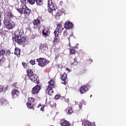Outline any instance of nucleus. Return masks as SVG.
<instances>
[{
  "instance_id": "1",
  "label": "nucleus",
  "mask_w": 126,
  "mask_h": 126,
  "mask_svg": "<svg viewBox=\"0 0 126 126\" xmlns=\"http://www.w3.org/2000/svg\"><path fill=\"white\" fill-rule=\"evenodd\" d=\"M15 9H16L18 12L20 13V14H24L25 18H27V17L29 16L31 13V10L29 9L26 4L22 5L21 8L16 7Z\"/></svg>"
},
{
  "instance_id": "2",
  "label": "nucleus",
  "mask_w": 126,
  "mask_h": 126,
  "mask_svg": "<svg viewBox=\"0 0 126 126\" xmlns=\"http://www.w3.org/2000/svg\"><path fill=\"white\" fill-rule=\"evenodd\" d=\"M27 73L29 79L31 80V81L34 82V83H36V84L39 83V78H38V76L37 75L34 74L33 71H32L31 69H28L27 71Z\"/></svg>"
},
{
  "instance_id": "3",
  "label": "nucleus",
  "mask_w": 126,
  "mask_h": 126,
  "mask_svg": "<svg viewBox=\"0 0 126 126\" xmlns=\"http://www.w3.org/2000/svg\"><path fill=\"white\" fill-rule=\"evenodd\" d=\"M48 86L46 90V93L50 95V96H52L53 94H54V91L53 89L55 87V81L51 80L48 82Z\"/></svg>"
},
{
  "instance_id": "4",
  "label": "nucleus",
  "mask_w": 126,
  "mask_h": 126,
  "mask_svg": "<svg viewBox=\"0 0 126 126\" xmlns=\"http://www.w3.org/2000/svg\"><path fill=\"white\" fill-rule=\"evenodd\" d=\"M47 7H48V11L49 13H53V11H55V10H56L58 8L57 5L53 3L52 0H48Z\"/></svg>"
},
{
  "instance_id": "5",
  "label": "nucleus",
  "mask_w": 126,
  "mask_h": 126,
  "mask_svg": "<svg viewBox=\"0 0 126 126\" xmlns=\"http://www.w3.org/2000/svg\"><path fill=\"white\" fill-rule=\"evenodd\" d=\"M36 61L39 66H45L48 63H50V61L46 60L45 58H40L36 59Z\"/></svg>"
},
{
  "instance_id": "6",
  "label": "nucleus",
  "mask_w": 126,
  "mask_h": 126,
  "mask_svg": "<svg viewBox=\"0 0 126 126\" xmlns=\"http://www.w3.org/2000/svg\"><path fill=\"white\" fill-rule=\"evenodd\" d=\"M63 30V28L61 24L57 25V28L54 31V34L55 37H58L60 33H62V31Z\"/></svg>"
},
{
  "instance_id": "7",
  "label": "nucleus",
  "mask_w": 126,
  "mask_h": 126,
  "mask_svg": "<svg viewBox=\"0 0 126 126\" xmlns=\"http://www.w3.org/2000/svg\"><path fill=\"white\" fill-rule=\"evenodd\" d=\"M14 27H15V22L9 18V21L6 24V28L8 30H10V29H13Z\"/></svg>"
},
{
  "instance_id": "8",
  "label": "nucleus",
  "mask_w": 126,
  "mask_h": 126,
  "mask_svg": "<svg viewBox=\"0 0 126 126\" xmlns=\"http://www.w3.org/2000/svg\"><path fill=\"white\" fill-rule=\"evenodd\" d=\"M33 102H35V98L33 97H29L28 102L27 103L28 108L30 109H34V104H33Z\"/></svg>"
},
{
  "instance_id": "9",
  "label": "nucleus",
  "mask_w": 126,
  "mask_h": 126,
  "mask_svg": "<svg viewBox=\"0 0 126 126\" xmlns=\"http://www.w3.org/2000/svg\"><path fill=\"white\" fill-rule=\"evenodd\" d=\"M88 90H89V86L88 85L82 86L79 88V91L81 94H84V93H86Z\"/></svg>"
},
{
  "instance_id": "10",
  "label": "nucleus",
  "mask_w": 126,
  "mask_h": 126,
  "mask_svg": "<svg viewBox=\"0 0 126 126\" xmlns=\"http://www.w3.org/2000/svg\"><path fill=\"white\" fill-rule=\"evenodd\" d=\"M60 79L62 81H64L63 83H62L64 85H66L67 83H66V80L67 79V74L65 72H64L63 74H60Z\"/></svg>"
},
{
  "instance_id": "11",
  "label": "nucleus",
  "mask_w": 126,
  "mask_h": 126,
  "mask_svg": "<svg viewBox=\"0 0 126 126\" xmlns=\"http://www.w3.org/2000/svg\"><path fill=\"white\" fill-rule=\"evenodd\" d=\"M64 28H65L66 30L72 29V28H73V24H72V22L67 21L64 23Z\"/></svg>"
},
{
  "instance_id": "12",
  "label": "nucleus",
  "mask_w": 126,
  "mask_h": 126,
  "mask_svg": "<svg viewBox=\"0 0 126 126\" xmlns=\"http://www.w3.org/2000/svg\"><path fill=\"white\" fill-rule=\"evenodd\" d=\"M41 87L39 85H36L32 89V93L33 94H38V93L40 91Z\"/></svg>"
},
{
  "instance_id": "13",
  "label": "nucleus",
  "mask_w": 126,
  "mask_h": 126,
  "mask_svg": "<svg viewBox=\"0 0 126 126\" xmlns=\"http://www.w3.org/2000/svg\"><path fill=\"white\" fill-rule=\"evenodd\" d=\"M20 94V93H19V91H18V90H14L11 92L12 97L13 99L16 98L17 97H18Z\"/></svg>"
},
{
  "instance_id": "14",
  "label": "nucleus",
  "mask_w": 126,
  "mask_h": 126,
  "mask_svg": "<svg viewBox=\"0 0 126 126\" xmlns=\"http://www.w3.org/2000/svg\"><path fill=\"white\" fill-rule=\"evenodd\" d=\"M6 59L4 58L3 56H0V66H1L5 63Z\"/></svg>"
},
{
  "instance_id": "15",
  "label": "nucleus",
  "mask_w": 126,
  "mask_h": 126,
  "mask_svg": "<svg viewBox=\"0 0 126 126\" xmlns=\"http://www.w3.org/2000/svg\"><path fill=\"white\" fill-rule=\"evenodd\" d=\"M60 125L62 126H70V123L68 122L66 120H64L61 121Z\"/></svg>"
},
{
  "instance_id": "16",
  "label": "nucleus",
  "mask_w": 126,
  "mask_h": 126,
  "mask_svg": "<svg viewBox=\"0 0 126 126\" xmlns=\"http://www.w3.org/2000/svg\"><path fill=\"white\" fill-rule=\"evenodd\" d=\"M49 29L48 28H45L42 31V34L44 36H46V37H48L49 36Z\"/></svg>"
},
{
  "instance_id": "17",
  "label": "nucleus",
  "mask_w": 126,
  "mask_h": 126,
  "mask_svg": "<svg viewBox=\"0 0 126 126\" xmlns=\"http://www.w3.org/2000/svg\"><path fill=\"white\" fill-rule=\"evenodd\" d=\"M32 23L34 26H39L41 24V21L38 19H35L32 21Z\"/></svg>"
},
{
  "instance_id": "18",
  "label": "nucleus",
  "mask_w": 126,
  "mask_h": 126,
  "mask_svg": "<svg viewBox=\"0 0 126 126\" xmlns=\"http://www.w3.org/2000/svg\"><path fill=\"white\" fill-rule=\"evenodd\" d=\"M25 42V37H21L19 40H16V42L19 44V45H22V43Z\"/></svg>"
},
{
  "instance_id": "19",
  "label": "nucleus",
  "mask_w": 126,
  "mask_h": 126,
  "mask_svg": "<svg viewBox=\"0 0 126 126\" xmlns=\"http://www.w3.org/2000/svg\"><path fill=\"white\" fill-rule=\"evenodd\" d=\"M0 103L1 105H7V104H8L7 100L4 99V98H1L0 99Z\"/></svg>"
},
{
  "instance_id": "20",
  "label": "nucleus",
  "mask_w": 126,
  "mask_h": 126,
  "mask_svg": "<svg viewBox=\"0 0 126 126\" xmlns=\"http://www.w3.org/2000/svg\"><path fill=\"white\" fill-rule=\"evenodd\" d=\"M35 2L37 5L39 6H42L44 4V0H35Z\"/></svg>"
},
{
  "instance_id": "21",
  "label": "nucleus",
  "mask_w": 126,
  "mask_h": 126,
  "mask_svg": "<svg viewBox=\"0 0 126 126\" xmlns=\"http://www.w3.org/2000/svg\"><path fill=\"white\" fill-rule=\"evenodd\" d=\"M76 48V47H74L69 49V52L70 55H75L76 54V50L74 49Z\"/></svg>"
},
{
  "instance_id": "22",
  "label": "nucleus",
  "mask_w": 126,
  "mask_h": 126,
  "mask_svg": "<svg viewBox=\"0 0 126 126\" xmlns=\"http://www.w3.org/2000/svg\"><path fill=\"white\" fill-rule=\"evenodd\" d=\"M14 54L16 55V56H20V49L16 47L15 48V51H14Z\"/></svg>"
},
{
  "instance_id": "23",
  "label": "nucleus",
  "mask_w": 126,
  "mask_h": 126,
  "mask_svg": "<svg viewBox=\"0 0 126 126\" xmlns=\"http://www.w3.org/2000/svg\"><path fill=\"white\" fill-rule=\"evenodd\" d=\"M21 38H25L24 37V32H23V30L21 29L20 30L19 32V35H18Z\"/></svg>"
},
{
  "instance_id": "24",
  "label": "nucleus",
  "mask_w": 126,
  "mask_h": 126,
  "mask_svg": "<svg viewBox=\"0 0 126 126\" xmlns=\"http://www.w3.org/2000/svg\"><path fill=\"white\" fill-rule=\"evenodd\" d=\"M13 40H15V42H16V40H19L21 39V37L19 36L18 35L14 34L12 36Z\"/></svg>"
},
{
  "instance_id": "25",
  "label": "nucleus",
  "mask_w": 126,
  "mask_h": 126,
  "mask_svg": "<svg viewBox=\"0 0 126 126\" xmlns=\"http://www.w3.org/2000/svg\"><path fill=\"white\" fill-rule=\"evenodd\" d=\"M47 47H48V46L46 43L40 44L39 45V50H41V51H42L43 48H47Z\"/></svg>"
},
{
  "instance_id": "26",
  "label": "nucleus",
  "mask_w": 126,
  "mask_h": 126,
  "mask_svg": "<svg viewBox=\"0 0 126 126\" xmlns=\"http://www.w3.org/2000/svg\"><path fill=\"white\" fill-rule=\"evenodd\" d=\"M66 111H67V115H71V113L73 112L71 107H69L68 109L67 108Z\"/></svg>"
},
{
  "instance_id": "27",
  "label": "nucleus",
  "mask_w": 126,
  "mask_h": 126,
  "mask_svg": "<svg viewBox=\"0 0 126 126\" xmlns=\"http://www.w3.org/2000/svg\"><path fill=\"white\" fill-rule=\"evenodd\" d=\"M53 42L54 43L55 45H58V43H60V40L58 37H55L53 39Z\"/></svg>"
},
{
  "instance_id": "28",
  "label": "nucleus",
  "mask_w": 126,
  "mask_h": 126,
  "mask_svg": "<svg viewBox=\"0 0 126 126\" xmlns=\"http://www.w3.org/2000/svg\"><path fill=\"white\" fill-rule=\"evenodd\" d=\"M73 61H74V62L72 63L71 64H73V65H77V64H78V62H77V58L75 57L73 59Z\"/></svg>"
},
{
  "instance_id": "29",
  "label": "nucleus",
  "mask_w": 126,
  "mask_h": 126,
  "mask_svg": "<svg viewBox=\"0 0 126 126\" xmlns=\"http://www.w3.org/2000/svg\"><path fill=\"white\" fill-rule=\"evenodd\" d=\"M4 55H5V50L1 49L0 50V56H4Z\"/></svg>"
},
{
  "instance_id": "30",
  "label": "nucleus",
  "mask_w": 126,
  "mask_h": 126,
  "mask_svg": "<svg viewBox=\"0 0 126 126\" xmlns=\"http://www.w3.org/2000/svg\"><path fill=\"white\" fill-rule=\"evenodd\" d=\"M27 1L30 4H34L36 1V0H27Z\"/></svg>"
},
{
  "instance_id": "31",
  "label": "nucleus",
  "mask_w": 126,
  "mask_h": 126,
  "mask_svg": "<svg viewBox=\"0 0 126 126\" xmlns=\"http://www.w3.org/2000/svg\"><path fill=\"white\" fill-rule=\"evenodd\" d=\"M63 37H66L67 36H68V32H67V30H65L63 33Z\"/></svg>"
},
{
  "instance_id": "32",
  "label": "nucleus",
  "mask_w": 126,
  "mask_h": 126,
  "mask_svg": "<svg viewBox=\"0 0 126 126\" xmlns=\"http://www.w3.org/2000/svg\"><path fill=\"white\" fill-rule=\"evenodd\" d=\"M5 54L6 57H8V56H9L11 53L10 52V50H7Z\"/></svg>"
},
{
  "instance_id": "33",
  "label": "nucleus",
  "mask_w": 126,
  "mask_h": 126,
  "mask_svg": "<svg viewBox=\"0 0 126 126\" xmlns=\"http://www.w3.org/2000/svg\"><path fill=\"white\" fill-rule=\"evenodd\" d=\"M60 98H61V95L58 94L55 95L54 99L55 100H59Z\"/></svg>"
},
{
  "instance_id": "34",
  "label": "nucleus",
  "mask_w": 126,
  "mask_h": 126,
  "mask_svg": "<svg viewBox=\"0 0 126 126\" xmlns=\"http://www.w3.org/2000/svg\"><path fill=\"white\" fill-rule=\"evenodd\" d=\"M22 65L25 68H27V66H28V64H27L26 63L23 62Z\"/></svg>"
},
{
  "instance_id": "35",
  "label": "nucleus",
  "mask_w": 126,
  "mask_h": 126,
  "mask_svg": "<svg viewBox=\"0 0 126 126\" xmlns=\"http://www.w3.org/2000/svg\"><path fill=\"white\" fill-rule=\"evenodd\" d=\"M8 16H9L11 18L14 17V16L11 13V12H10L8 13Z\"/></svg>"
},
{
  "instance_id": "36",
  "label": "nucleus",
  "mask_w": 126,
  "mask_h": 126,
  "mask_svg": "<svg viewBox=\"0 0 126 126\" xmlns=\"http://www.w3.org/2000/svg\"><path fill=\"white\" fill-rule=\"evenodd\" d=\"M60 16H61V14H60V13H56V18H57V19H59L60 18Z\"/></svg>"
},
{
  "instance_id": "37",
  "label": "nucleus",
  "mask_w": 126,
  "mask_h": 126,
  "mask_svg": "<svg viewBox=\"0 0 126 126\" xmlns=\"http://www.w3.org/2000/svg\"><path fill=\"white\" fill-rule=\"evenodd\" d=\"M30 63H31V64H32V65H34V64H35V60H31L30 62Z\"/></svg>"
},
{
  "instance_id": "38",
  "label": "nucleus",
  "mask_w": 126,
  "mask_h": 126,
  "mask_svg": "<svg viewBox=\"0 0 126 126\" xmlns=\"http://www.w3.org/2000/svg\"><path fill=\"white\" fill-rule=\"evenodd\" d=\"M84 126H91V124H90V122H87L85 125Z\"/></svg>"
},
{
  "instance_id": "39",
  "label": "nucleus",
  "mask_w": 126,
  "mask_h": 126,
  "mask_svg": "<svg viewBox=\"0 0 126 126\" xmlns=\"http://www.w3.org/2000/svg\"><path fill=\"white\" fill-rule=\"evenodd\" d=\"M87 61L89 63H93V60H92V59H89Z\"/></svg>"
},
{
  "instance_id": "40",
  "label": "nucleus",
  "mask_w": 126,
  "mask_h": 126,
  "mask_svg": "<svg viewBox=\"0 0 126 126\" xmlns=\"http://www.w3.org/2000/svg\"><path fill=\"white\" fill-rule=\"evenodd\" d=\"M21 1L22 3H23V4H25V3H26L27 0H21Z\"/></svg>"
},
{
  "instance_id": "41",
  "label": "nucleus",
  "mask_w": 126,
  "mask_h": 126,
  "mask_svg": "<svg viewBox=\"0 0 126 126\" xmlns=\"http://www.w3.org/2000/svg\"><path fill=\"white\" fill-rule=\"evenodd\" d=\"M3 91V87L0 85V92H2Z\"/></svg>"
},
{
  "instance_id": "42",
  "label": "nucleus",
  "mask_w": 126,
  "mask_h": 126,
  "mask_svg": "<svg viewBox=\"0 0 126 126\" xmlns=\"http://www.w3.org/2000/svg\"><path fill=\"white\" fill-rule=\"evenodd\" d=\"M55 60H58L59 59V54H55Z\"/></svg>"
},
{
  "instance_id": "43",
  "label": "nucleus",
  "mask_w": 126,
  "mask_h": 126,
  "mask_svg": "<svg viewBox=\"0 0 126 126\" xmlns=\"http://www.w3.org/2000/svg\"><path fill=\"white\" fill-rule=\"evenodd\" d=\"M70 48H73V47L71 46V44L70 43V40L69 39V44H68Z\"/></svg>"
},
{
  "instance_id": "44",
  "label": "nucleus",
  "mask_w": 126,
  "mask_h": 126,
  "mask_svg": "<svg viewBox=\"0 0 126 126\" xmlns=\"http://www.w3.org/2000/svg\"><path fill=\"white\" fill-rule=\"evenodd\" d=\"M79 108L80 109H81V108H82V103H80V104H79Z\"/></svg>"
},
{
  "instance_id": "45",
  "label": "nucleus",
  "mask_w": 126,
  "mask_h": 126,
  "mask_svg": "<svg viewBox=\"0 0 126 126\" xmlns=\"http://www.w3.org/2000/svg\"><path fill=\"white\" fill-rule=\"evenodd\" d=\"M1 16L0 15V27L1 26Z\"/></svg>"
},
{
  "instance_id": "46",
  "label": "nucleus",
  "mask_w": 126,
  "mask_h": 126,
  "mask_svg": "<svg viewBox=\"0 0 126 126\" xmlns=\"http://www.w3.org/2000/svg\"><path fill=\"white\" fill-rule=\"evenodd\" d=\"M44 108H45V105H43V107L40 108L41 111H44Z\"/></svg>"
},
{
  "instance_id": "47",
  "label": "nucleus",
  "mask_w": 126,
  "mask_h": 126,
  "mask_svg": "<svg viewBox=\"0 0 126 126\" xmlns=\"http://www.w3.org/2000/svg\"><path fill=\"white\" fill-rule=\"evenodd\" d=\"M66 70H67V71H68L69 72L70 71V70L68 68H66Z\"/></svg>"
},
{
  "instance_id": "48",
  "label": "nucleus",
  "mask_w": 126,
  "mask_h": 126,
  "mask_svg": "<svg viewBox=\"0 0 126 126\" xmlns=\"http://www.w3.org/2000/svg\"><path fill=\"white\" fill-rule=\"evenodd\" d=\"M41 106H42V105L41 104V103H39L38 104V105L37 106V108H40V107H41Z\"/></svg>"
},
{
  "instance_id": "49",
  "label": "nucleus",
  "mask_w": 126,
  "mask_h": 126,
  "mask_svg": "<svg viewBox=\"0 0 126 126\" xmlns=\"http://www.w3.org/2000/svg\"><path fill=\"white\" fill-rule=\"evenodd\" d=\"M92 96V94L91 95V97Z\"/></svg>"
}]
</instances>
